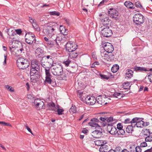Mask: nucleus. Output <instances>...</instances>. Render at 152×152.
<instances>
[{"label":"nucleus","mask_w":152,"mask_h":152,"mask_svg":"<svg viewBox=\"0 0 152 152\" xmlns=\"http://www.w3.org/2000/svg\"><path fill=\"white\" fill-rule=\"evenodd\" d=\"M104 46L105 51L103 53H102V57L105 60L108 61H115L116 59V58L115 57L116 53L113 52L114 49L112 44L107 42H106L104 43Z\"/></svg>","instance_id":"obj_1"},{"label":"nucleus","mask_w":152,"mask_h":152,"mask_svg":"<svg viewBox=\"0 0 152 152\" xmlns=\"http://www.w3.org/2000/svg\"><path fill=\"white\" fill-rule=\"evenodd\" d=\"M53 55H45L40 60L41 64L45 69H50L52 66H54Z\"/></svg>","instance_id":"obj_2"},{"label":"nucleus","mask_w":152,"mask_h":152,"mask_svg":"<svg viewBox=\"0 0 152 152\" xmlns=\"http://www.w3.org/2000/svg\"><path fill=\"white\" fill-rule=\"evenodd\" d=\"M16 64L19 68L24 69L28 67L29 65V63L27 59L20 58L17 60Z\"/></svg>","instance_id":"obj_3"},{"label":"nucleus","mask_w":152,"mask_h":152,"mask_svg":"<svg viewBox=\"0 0 152 152\" xmlns=\"http://www.w3.org/2000/svg\"><path fill=\"white\" fill-rule=\"evenodd\" d=\"M134 22L138 26H140L144 22L145 18L141 14H135L133 18Z\"/></svg>","instance_id":"obj_4"},{"label":"nucleus","mask_w":152,"mask_h":152,"mask_svg":"<svg viewBox=\"0 0 152 152\" xmlns=\"http://www.w3.org/2000/svg\"><path fill=\"white\" fill-rule=\"evenodd\" d=\"M25 41L29 45L35 43L36 40L35 35L31 32L26 33L25 36Z\"/></svg>","instance_id":"obj_5"},{"label":"nucleus","mask_w":152,"mask_h":152,"mask_svg":"<svg viewBox=\"0 0 152 152\" xmlns=\"http://www.w3.org/2000/svg\"><path fill=\"white\" fill-rule=\"evenodd\" d=\"M54 66L53 68L54 70L53 72V75L56 76L62 75L63 71L62 65L61 64H58Z\"/></svg>","instance_id":"obj_6"},{"label":"nucleus","mask_w":152,"mask_h":152,"mask_svg":"<svg viewBox=\"0 0 152 152\" xmlns=\"http://www.w3.org/2000/svg\"><path fill=\"white\" fill-rule=\"evenodd\" d=\"M98 120L100 121L101 124L103 127L108 125V124L112 123L113 121V117L109 118H103L102 117L97 116Z\"/></svg>","instance_id":"obj_7"},{"label":"nucleus","mask_w":152,"mask_h":152,"mask_svg":"<svg viewBox=\"0 0 152 152\" xmlns=\"http://www.w3.org/2000/svg\"><path fill=\"white\" fill-rule=\"evenodd\" d=\"M45 80L44 81V83L52 84V83H53V76L50 73V69H45Z\"/></svg>","instance_id":"obj_8"},{"label":"nucleus","mask_w":152,"mask_h":152,"mask_svg":"<svg viewBox=\"0 0 152 152\" xmlns=\"http://www.w3.org/2000/svg\"><path fill=\"white\" fill-rule=\"evenodd\" d=\"M66 51L70 53L75 50L77 48V46L73 42H69L66 44Z\"/></svg>","instance_id":"obj_9"},{"label":"nucleus","mask_w":152,"mask_h":152,"mask_svg":"<svg viewBox=\"0 0 152 152\" xmlns=\"http://www.w3.org/2000/svg\"><path fill=\"white\" fill-rule=\"evenodd\" d=\"M109 10L108 11V13L111 18L115 20H118L120 19L118 12L115 9L111 8L109 9Z\"/></svg>","instance_id":"obj_10"},{"label":"nucleus","mask_w":152,"mask_h":152,"mask_svg":"<svg viewBox=\"0 0 152 152\" xmlns=\"http://www.w3.org/2000/svg\"><path fill=\"white\" fill-rule=\"evenodd\" d=\"M102 37H108L112 34V31L109 28L103 27L101 31Z\"/></svg>","instance_id":"obj_11"},{"label":"nucleus","mask_w":152,"mask_h":152,"mask_svg":"<svg viewBox=\"0 0 152 152\" xmlns=\"http://www.w3.org/2000/svg\"><path fill=\"white\" fill-rule=\"evenodd\" d=\"M54 27L55 26L53 25L47 26L45 29V33L49 37L54 35L55 33Z\"/></svg>","instance_id":"obj_12"},{"label":"nucleus","mask_w":152,"mask_h":152,"mask_svg":"<svg viewBox=\"0 0 152 152\" xmlns=\"http://www.w3.org/2000/svg\"><path fill=\"white\" fill-rule=\"evenodd\" d=\"M84 100L86 104L93 105L96 103V99L94 96H87L85 98Z\"/></svg>","instance_id":"obj_13"},{"label":"nucleus","mask_w":152,"mask_h":152,"mask_svg":"<svg viewBox=\"0 0 152 152\" xmlns=\"http://www.w3.org/2000/svg\"><path fill=\"white\" fill-rule=\"evenodd\" d=\"M113 122L108 124L107 128V131L113 135H115V133L116 130V128L114 126H113Z\"/></svg>","instance_id":"obj_14"},{"label":"nucleus","mask_w":152,"mask_h":152,"mask_svg":"<svg viewBox=\"0 0 152 152\" xmlns=\"http://www.w3.org/2000/svg\"><path fill=\"white\" fill-rule=\"evenodd\" d=\"M40 64L39 61L36 59H34L31 61V66L35 67L36 69H38V71H39L40 67Z\"/></svg>","instance_id":"obj_15"},{"label":"nucleus","mask_w":152,"mask_h":152,"mask_svg":"<svg viewBox=\"0 0 152 152\" xmlns=\"http://www.w3.org/2000/svg\"><path fill=\"white\" fill-rule=\"evenodd\" d=\"M99 122L98 118H93L91 119L90 122L88 123V124L90 126L92 127H95L96 126L98 125V124L96 123L97 122Z\"/></svg>","instance_id":"obj_16"},{"label":"nucleus","mask_w":152,"mask_h":152,"mask_svg":"<svg viewBox=\"0 0 152 152\" xmlns=\"http://www.w3.org/2000/svg\"><path fill=\"white\" fill-rule=\"evenodd\" d=\"M133 69L134 71L136 72H143V71H148V68L146 67L140 66H135L132 68Z\"/></svg>","instance_id":"obj_17"},{"label":"nucleus","mask_w":152,"mask_h":152,"mask_svg":"<svg viewBox=\"0 0 152 152\" xmlns=\"http://www.w3.org/2000/svg\"><path fill=\"white\" fill-rule=\"evenodd\" d=\"M58 38V37H57L56 39H55L54 40H51L50 39L49 41H47V42H46L48 46L49 47H52L55 45H57L58 43L57 42V40Z\"/></svg>","instance_id":"obj_18"},{"label":"nucleus","mask_w":152,"mask_h":152,"mask_svg":"<svg viewBox=\"0 0 152 152\" xmlns=\"http://www.w3.org/2000/svg\"><path fill=\"white\" fill-rule=\"evenodd\" d=\"M103 97H102L101 96H98L96 99V103H97L102 105L107 104V102L105 103V102L103 100Z\"/></svg>","instance_id":"obj_19"},{"label":"nucleus","mask_w":152,"mask_h":152,"mask_svg":"<svg viewBox=\"0 0 152 152\" xmlns=\"http://www.w3.org/2000/svg\"><path fill=\"white\" fill-rule=\"evenodd\" d=\"M92 136L94 137L99 138L100 137L103 135L102 132H100V131L94 130L92 132Z\"/></svg>","instance_id":"obj_20"},{"label":"nucleus","mask_w":152,"mask_h":152,"mask_svg":"<svg viewBox=\"0 0 152 152\" xmlns=\"http://www.w3.org/2000/svg\"><path fill=\"white\" fill-rule=\"evenodd\" d=\"M31 68L30 70V75H38V74H39L40 70L38 71V69H36L35 67L33 66H31Z\"/></svg>","instance_id":"obj_21"},{"label":"nucleus","mask_w":152,"mask_h":152,"mask_svg":"<svg viewBox=\"0 0 152 152\" xmlns=\"http://www.w3.org/2000/svg\"><path fill=\"white\" fill-rule=\"evenodd\" d=\"M95 144L97 146H101L104 144H105L107 143V142L106 140H97L94 141Z\"/></svg>","instance_id":"obj_22"},{"label":"nucleus","mask_w":152,"mask_h":152,"mask_svg":"<svg viewBox=\"0 0 152 152\" xmlns=\"http://www.w3.org/2000/svg\"><path fill=\"white\" fill-rule=\"evenodd\" d=\"M97 116L102 117L103 118H111L109 115V113L106 112H100L98 114Z\"/></svg>","instance_id":"obj_23"},{"label":"nucleus","mask_w":152,"mask_h":152,"mask_svg":"<svg viewBox=\"0 0 152 152\" xmlns=\"http://www.w3.org/2000/svg\"><path fill=\"white\" fill-rule=\"evenodd\" d=\"M126 73L125 75V78H130L132 77L133 72L130 69H128L126 70Z\"/></svg>","instance_id":"obj_24"},{"label":"nucleus","mask_w":152,"mask_h":152,"mask_svg":"<svg viewBox=\"0 0 152 152\" xmlns=\"http://www.w3.org/2000/svg\"><path fill=\"white\" fill-rule=\"evenodd\" d=\"M124 5L128 8L131 9L135 8L133 4L129 1H126L124 3Z\"/></svg>","instance_id":"obj_25"},{"label":"nucleus","mask_w":152,"mask_h":152,"mask_svg":"<svg viewBox=\"0 0 152 152\" xmlns=\"http://www.w3.org/2000/svg\"><path fill=\"white\" fill-rule=\"evenodd\" d=\"M79 54V53L75 50L72 52H70L69 55L70 58H75L78 56Z\"/></svg>","instance_id":"obj_26"},{"label":"nucleus","mask_w":152,"mask_h":152,"mask_svg":"<svg viewBox=\"0 0 152 152\" xmlns=\"http://www.w3.org/2000/svg\"><path fill=\"white\" fill-rule=\"evenodd\" d=\"M60 30L61 33L64 35H66L68 34V30L66 29L63 26L61 25L60 27Z\"/></svg>","instance_id":"obj_27"},{"label":"nucleus","mask_w":152,"mask_h":152,"mask_svg":"<svg viewBox=\"0 0 152 152\" xmlns=\"http://www.w3.org/2000/svg\"><path fill=\"white\" fill-rule=\"evenodd\" d=\"M38 76H39V74H38V75H30L31 82L34 83L36 82L38 80Z\"/></svg>","instance_id":"obj_28"},{"label":"nucleus","mask_w":152,"mask_h":152,"mask_svg":"<svg viewBox=\"0 0 152 152\" xmlns=\"http://www.w3.org/2000/svg\"><path fill=\"white\" fill-rule=\"evenodd\" d=\"M108 146L105 144L101 145L99 151L100 152H107L108 151Z\"/></svg>","instance_id":"obj_29"},{"label":"nucleus","mask_w":152,"mask_h":152,"mask_svg":"<svg viewBox=\"0 0 152 152\" xmlns=\"http://www.w3.org/2000/svg\"><path fill=\"white\" fill-rule=\"evenodd\" d=\"M119 68V66L118 64L113 65L111 68V71L113 73L116 72Z\"/></svg>","instance_id":"obj_30"},{"label":"nucleus","mask_w":152,"mask_h":152,"mask_svg":"<svg viewBox=\"0 0 152 152\" xmlns=\"http://www.w3.org/2000/svg\"><path fill=\"white\" fill-rule=\"evenodd\" d=\"M135 125H129L126 129V131L129 133H131L133 131V128L135 127Z\"/></svg>","instance_id":"obj_31"},{"label":"nucleus","mask_w":152,"mask_h":152,"mask_svg":"<svg viewBox=\"0 0 152 152\" xmlns=\"http://www.w3.org/2000/svg\"><path fill=\"white\" fill-rule=\"evenodd\" d=\"M130 83L128 82H124L122 85V87L124 89H130L131 86H129Z\"/></svg>","instance_id":"obj_32"},{"label":"nucleus","mask_w":152,"mask_h":152,"mask_svg":"<svg viewBox=\"0 0 152 152\" xmlns=\"http://www.w3.org/2000/svg\"><path fill=\"white\" fill-rule=\"evenodd\" d=\"M111 22L112 21L110 19L108 20H107L103 23V27L109 28V26H110Z\"/></svg>","instance_id":"obj_33"},{"label":"nucleus","mask_w":152,"mask_h":152,"mask_svg":"<svg viewBox=\"0 0 152 152\" xmlns=\"http://www.w3.org/2000/svg\"><path fill=\"white\" fill-rule=\"evenodd\" d=\"M142 131L143 132V133L144 135L147 136L151 134L150 133L149 129H143L142 130Z\"/></svg>","instance_id":"obj_34"},{"label":"nucleus","mask_w":152,"mask_h":152,"mask_svg":"<svg viewBox=\"0 0 152 152\" xmlns=\"http://www.w3.org/2000/svg\"><path fill=\"white\" fill-rule=\"evenodd\" d=\"M121 94L119 92H115L113 95V97L117 98L119 99H120L123 96H121Z\"/></svg>","instance_id":"obj_35"},{"label":"nucleus","mask_w":152,"mask_h":152,"mask_svg":"<svg viewBox=\"0 0 152 152\" xmlns=\"http://www.w3.org/2000/svg\"><path fill=\"white\" fill-rule=\"evenodd\" d=\"M32 26L37 31H40V28L37 24L36 21L32 23Z\"/></svg>","instance_id":"obj_36"},{"label":"nucleus","mask_w":152,"mask_h":152,"mask_svg":"<svg viewBox=\"0 0 152 152\" xmlns=\"http://www.w3.org/2000/svg\"><path fill=\"white\" fill-rule=\"evenodd\" d=\"M144 121L142 120L140 122H137V123L134 124L135 126H136L137 127L142 128L143 126Z\"/></svg>","instance_id":"obj_37"},{"label":"nucleus","mask_w":152,"mask_h":152,"mask_svg":"<svg viewBox=\"0 0 152 152\" xmlns=\"http://www.w3.org/2000/svg\"><path fill=\"white\" fill-rule=\"evenodd\" d=\"M69 111L71 113H75L76 112V108L75 105H72V107L69 110Z\"/></svg>","instance_id":"obj_38"},{"label":"nucleus","mask_w":152,"mask_h":152,"mask_svg":"<svg viewBox=\"0 0 152 152\" xmlns=\"http://www.w3.org/2000/svg\"><path fill=\"white\" fill-rule=\"evenodd\" d=\"M99 75L100 77V78L103 80H107L109 78H110V77L109 76H107L106 75L102 74L101 73H99Z\"/></svg>","instance_id":"obj_39"},{"label":"nucleus","mask_w":152,"mask_h":152,"mask_svg":"<svg viewBox=\"0 0 152 152\" xmlns=\"http://www.w3.org/2000/svg\"><path fill=\"white\" fill-rule=\"evenodd\" d=\"M13 51L16 56H18L21 55L20 53V52L19 50V48H15L13 50Z\"/></svg>","instance_id":"obj_40"},{"label":"nucleus","mask_w":152,"mask_h":152,"mask_svg":"<svg viewBox=\"0 0 152 152\" xmlns=\"http://www.w3.org/2000/svg\"><path fill=\"white\" fill-rule=\"evenodd\" d=\"M42 101L38 99H36L34 100V103L36 107V108H37V107H39V105L40 103V102Z\"/></svg>","instance_id":"obj_41"},{"label":"nucleus","mask_w":152,"mask_h":152,"mask_svg":"<svg viewBox=\"0 0 152 152\" xmlns=\"http://www.w3.org/2000/svg\"><path fill=\"white\" fill-rule=\"evenodd\" d=\"M55 112H57V113L58 115H62L64 114V110L63 109H61L58 108L56 110H55Z\"/></svg>","instance_id":"obj_42"},{"label":"nucleus","mask_w":152,"mask_h":152,"mask_svg":"<svg viewBox=\"0 0 152 152\" xmlns=\"http://www.w3.org/2000/svg\"><path fill=\"white\" fill-rule=\"evenodd\" d=\"M7 31L8 33V34L10 36H11L12 37H10V38L11 39H13L14 38V37H12V36H14L15 35H16V34L15 33V32L13 30L11 31L12 33L10 34V32H9V30L10 29H7Z\"/></svg>","instance_id":"obj_43"},{"label":"nucleus","mask_w":152,"mask_h":152,"mask_svg":"<svg viewBox=\"0 0 152 152\" xmlns=\"http://www.w3.org/2000/svg\"><path fill=\"white\" fill-rule=\"evenodd\" d=\"M83 92H80V91H77V95L78 96L80 99L82 101H84V99L83 96Z\"/></svg>","instance_id":"obj_44"},{"label":"nucleus","mask_w":152,"mask_h":152,"mask_svg":"<svg viewBox=\"0 0 152 152\" xmlns=\"http://www.w3.org/2000/svg\"><path fill=\"white\" fill-rule=\"evenodd\" d=\"M44 105V102L42 101L40 102V103L39 105V107H37V108L36 109L37 110H39L43 108Z\"/></svg>","instance_id":"obj_45"},{"label":"nucleus","mask_w":152,"mask_h":152,"mask_svg":"<svg viewBox=\"0 0 152 152\" xmlns=\"http://www.w3.org/2000/svg\"><path fill=\"white\" fill-rule=\"evenodd\" d=\"M99 16L100 17V19L102 21L103 20L104 18H107L108 16V15L107 14H104L103 15L100 14H99Z\"/></svg>","instance_id":"obj_46"},{"label":"nucleus","mask_w":152,"mask_h":152,"mask_svg":"<svg viewBox=\"0 0 152 152\" xmlns=\"http://www.w3.org/2000/svg\"><path fill=\"white\" fill-rule=\"evenodd\" d=\"M60 14V12L56 11L50 12V15H56L57 16H59Z\"/></svg>","instance_id":"obj_47"},{"label":"nucleus","mask_w":152,"mask_h":152,"mask_svg":"<svg viewBox=\"0 0 152 152\" xmlns=\"http://www.w3.org/2000/svg\"><path fill=\"white\" fill-rule=\"evenodd\" d=\"M135 6L137 8H142L143 7L140 1H137L135 3Z\"/></svg>","instance_id":"obj_48"},{"label":"nucleus","mask_w":152,"mask_h":152,"mask_svg":"<svg viewBox=\"0 0 152 152\" xmlns=\"http://www.w3.org/2000/svg\"><path fill=\"white\" fill-rule=\"evenodd\" d=\"M36 50L42 54H44L45 51L42 48H38L36 49Z\"/></svg>","instance_id":"obj_49"},{"label":"nucleus","mask_w":152,"mask_h":152,"mask_svg":"<svg viewBox=\"0 0 152 152\" xmlns=\"http://www.w3.org/2000/svg\"><path fill=\"white\" fill-rule=\"evenodd\" d=\"M145 142H151L152 141V137L149 135L145 138Z\"/></svg>","instance_id":"obj_50"},{"label":"nucleus","mask_w":152,"mask_h":152,"mask_svg":"<svg viewBox=\"0 0 152 152\" xmlns=\"http://www.w3.org/2000/svg\"><path fill=\"white\" fill-rule=\"evenodd\" d=\"M71 61L69 59H68L66 61H64L63 62V64H65L66 66H69Z\"/></svg>","instance_id":"obj_51"},{"label":"nucleus","mask_w":152,"mask_h":152,"mask_svg":"<svg viewBox=\"0 0 152 152\" xmlns=\"http://www.w3.org/2000/svg\"><path fill=\"white\" fill-rule=\"evenodd\" d=\"M130 152H135L134 150H135V145H131L129 147Z\"/></svg>","instance_id":"obj_52"},{"label":"nucleus","mask_w":152,"mask_h":152,"mask_svg":"<svg viewBox=\"0 0 152 152\" xmlns=\"http://www.w3.org/2000/svg\"><path fill=\"white\" fill-rule=\"evenodd\" d=\"M94 127H95L96 130V131H100V132H102V129L100 126L98 124V125Z\"/></svg>","instance_id":"obj_53"},{"label":"nucleus","mask_w":152,"mask_h":152,"mask_svg":"<svg viewBox=\"0 0 152 152\" xmlns=\"http://www.w3.org/2000/svg\"><path fill=\"white\" fill-rule=\"evenodd\" d=\"M6 88L8 89L10 91L13 92L14 91V89L11 86L7 85L6 86Z\"/></svg>","instance_id":"obj_54"},{"label":"nucleus","mask_w":152,"mask_h":152,"mask_svg":"<svg viewBox=\"0 0 152 152\" xmlns=\"http://www.w3.org/2000/svg\"><path fill=\"white\" fill-rule=\"evenodd\" d=\"M122 150V149L121 147L118 146L116 147L115 150V152H121Z\"/></svg>","instance_id":"obj_55"},{"label":"nucleus","mask_w":152,"mask_h":152,"mask_svg":"<svg viewBox=\"0 0 152 152\" xmlns=\"http://www.w3.org/2000/svg\"><path fill=\"white\" fill-rule=\"evenodd\" d=\"M137 122L136 118H134L132 119V120L131 121V125H134V124L135 123H137Z\"/></svg>","instance_id":"obj_56"},{"label":"nucleus","mask_w":152,"mask_h":152,"mask_svg":"<svg viewBox=\"0 0 152 152\" xmlns=\"http://www.w3.org/2000/svg\"><path fill=\"white\" fill-rule=\"evenodd\" d=\"M25 126L26 127V129L28 130V131L30 132L31 134L33 135V134L31 131V130L30 128L27 126V124H26L25 125Z\"/></svg>","instance_id":"obj_57"},{"label":"nucleus","mask_w":152,"mask_h":152,"mask_svg":"<svg viewBox=\"0 0 152 152\" xmlns=\"http://www.w3.org/2000/svg\"><path fill=\"white\" fill-rule=\"evenodd\" d=\"M140 146H137L135 147V150L136 152H141L142 149L140 148Z\"/></svg>","instance_id":"obj_58"},{"label":"nucleus","mask_w":152,"mask_h":152,"mask_svg":"<svg viewBox=\"0 0 152 152\" xmlns=\"http://www.w3.org/2000/svg\"><path fill=\"white\" fill-rule=\"evenodd\" d=\"M146 142H144L140 143V147H145L147 146V145Z\"/></svg>","instance_id":"obj_59"},{"label":"nucleus","mask_w":152,"mask_h":152,"mask_svg":"<svg viewBox=\"0 0 152 152\" xmlns=\"http://www.w3.org/2000/svg\"><path fill=\"white\" fill-rule=\"evenodd\" d=\"M117 128L119 130L123 128V126L121 123H118L117 125Z\"/></svg>","instance_id":"obj_60"},{"label":"nucleus","mask_w":152,"mask_h":152,"mask_svg":"<svg viewBox=\"0 0 152 152\" xmlns=\"http://www.w3.org/2000/svg\"><path fill=\"white\" fill-rule=\"evenodd\" d=\"M48 106L49 107H56L55 103L53 102L49 103L48 104Z\"/></svg>","instance_id":"obj_61"},{"label":"nucleus","mask_w":152,"mask_h":152,"mask_svg":"<svg viewBox=\"0 0 152 152\" xmlns=\"http://www.w3.org/2000/svg\"><path fill=\"white\" fill-rule=\"evenodd\" d=\"M16 33L20 35L21 34L22 31L21 29H17L15 30Z\"/></svg>","instance_id":"obj_62"},{"label":"nucleus","mask_w":152,"mask_h":152,"mask_svg":"<svg viewBox=\"0 0 152 152\" xmlns=\"http://www.w3.org/2000/svg\"><path fill=\"white\" fill-rule=\"evenodd\" d=\"M125 124L131 123V121L130 118H128L126 119L124 121Z\"/></svg>","instance_id":"obj_63"},{"label":"nucleus","mask_w":152,"mask_h":152,"mask_svg":"<svg viewBox=\"0 0 152 152\" xmlns=\"http://www.w3.org/2000/svg\"><path fill=\"white\" fill-rule=\"evenodd\" d=\"M148 78L150 81L152 82V74H150L148 76Z\"/></svg>","instance_id":"obj_64"}]
</instances>
